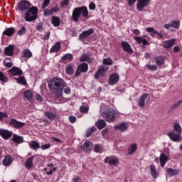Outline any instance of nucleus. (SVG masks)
Instances as JSON below:
<instances>
[{"instance_id":"obj_55","label":"nucleus","mask_w":182,"mask_h":182,"mask_svg":"<svg viewBox=\"0 0 182 182\" xmlns=\"http://www.w3.org/2000/svg\"><path fill=\"white\" fill-rule=\"evenodd\" d=\"M146 69L149 70H157V66L154 65H146Z\"/></svg>"},{"instance_id":"obj_19","label":"nucleus","mask_w":182,"mask_h":182,"mask_svg":"<svg viewBox=\"0 0 182 182\" xmlns=\"http://www.w3.org/2000/svg\"><path fill=\"white\" fill-rule=\"evenodd\" d=\"M93 60H95V59L92 58L89 53L82 54L80 58V62H87V63H92Z\"/></svg>"},{"instance_id":"obj_40","label":"nucleus","mask_w":182,"mask_h":182,"mask_svg":"<svg viewBox=\"0 0 182 182\" xmlns=\"http://www.w3.org/2000/svg\"><path fill=\"white\" fill-rule=\"evenodd\" d=\"M44 114L47 117V119L51 122H53V119H56V114L52 112L47 111L44 113Z\"/></svg>"},{"instance_id":"obj_10","label":"nucleus","mask_w":182,"mask_h":182,"mask_svg":"<svg viewBox=\"0 0 182 182\" xmlns=\"http://www.w3.org/2000/svg\"><path fill=\"white\" fill-rule=\"evenodd\" d=\"M119 79H120V75H119L118 73H112L109 76L108 83L109 85H110V86H113L116 85L117 82H119Z\"/></svg>"},{"instance_id":"obj_12","label":"nucleus","mask_w":182,"mask_h":182,"mask_svg":"<svg viewBox=\"0 0 182 182\" xmlns=\"http://www.w3.org/2000/svg\"><path fill=\"white\" fill-rule=\"evenodd\" d=\"M95 33V30L93 28H89L87 31H84L79 36L80 41H83V39H89L91 35Z\"/></svg>"},{"instance_id":"obj_63","label":"nucleus","mask_w":182,"mask_h":182,"mask_svg":"<svg viewBox=\"0 0 182 182\" xmlns=\"http://www.w3.org/2000/svg\"><path fill=\"white\" fill-rule=\"evenodd\" d=\"M69 120H70V123H75L76 122V117L70 116L69 117Z\"/></svg>"},{"instance_id":"obj_46","label":"nucleus","mask_w":182,"mask_h":182,"mask_svg":"<svg viewBox=\"0 0 182 182\" xmlns=\"http://www.w3.org/2000/svg\"><path fill=\"white\" fill-rule=\"evenodd\" d=\"M33 164V157L28 158L26 162L27 168H31Z\"/></svg>"},{"instance_id":"obj_22","label":"nucleus","mask_w":182,"mask_h":182,"mask_svg":"<svg viewBox=\"0 0 182 182\" xmlns=\"http://www.w3.org/2000/svg\"><path fill=\"white\" fill-rule=\"evenodd\" d=\"M114 130H120L122 133L124 132H127V124L124 122H121L118 125H115L114 127Z\"/></svg>"},{"instance_id":"obj_25","label":"nucleus","mask_w":182,"mask_h":182,"mask_svg":"<svg viewBox=\"0 0 182 182\" xmlns=\"http://www.w3.org/2000/svg\"><path fill=\"white\" fill-rule=\"evenodd\" d=\"M154 60L157 66H163L166 62V60H164V57L163 56H156L154 58Z\"/></svg>"},{"instance_id":"obj_51","label":"nucleus","mask_w":182,"mask_h":182,"mask_svg":"<svg viewBox=\"0 0 182 182\" xmlns=\"http://www.w3.org/2000/svg\"><path fill=\"white\" fill-rule=\"evenodd\" d=\"M0 80L1 82H4V83H6L8 82V77L5 76V74L4 73L0 72Z\"/></svg>"},{"instance_id":"obj_4","label":"nucleus","mask_w":182,"mask_h":182,"mask_svg":"<svg viewBox=\"0 0 182 182\" xmlns=\"http://www.w3.org/2000/svg\"><path fill=\"white\" fill-rule=\"evenodd\" d=\"M39 9L36 6H32L24 13V19L26 22H33L38 19Z\"/></svg>"},{"instance_id":"obj_15","label":"nucleus","mask_w":182,"mask_h":182,"mask_svg":"<svg viewBox=\"0 0 182 182\" xmlns=\"http://www.w3.org/2000/svg\"><path fill=\"white\" fill-rule=\"evenodd\" d=\"M9 73L11 76H22L23 75V72L18 67H13L9 70Z\"/></svg>"},{"instance_id":"obj_9","label":"nucleus","mask_w":182,"mask_h":182,"mask_svg":"<svg viewBox=\"0 0 182 182\" xmlns=\"http://www.w3.org/2000/svg\"><path fill=\"white\" fill-rule=\"evenodd\" d=\"M104 161L105 164H109V166H117V164H119V159L116 156H107Z\"/></svg>"},{"instance_id":"obj_61","label":"nucleus","mask_w":182,"mask_h":182,"mask_svg":"<svg viewBox=\"0 0 182 182\" xmlns=\"http://www.w3.org/2000/svg\"><path fill=\"white\" fill-rule=\"evenodd\" d=\"M40 147L42 150H48V149H50V144H46Z\"/></svg>"},{"instance_id":"obj_2","label":"nucleus","mask_w":182,"mask_h":182,"mask_svg":"<svg viewBox=\"0 0 182 182\" xmlns=\"http://www.w3.org/2000/svg\"><path fill=\"white\" fill-rule=\"evenodd\" d=\"M83 16L84 18H87L89 16V11L87 7L81 6L76 7L73 9L72 13V19L74 22H79V18Z\"/></svg>"},{"instance_id":"obj_57","label":"nucleus","mask_w":182,"mask_h":182,"mask_svg":"<svg viewBox=\"0 0 182 182\" xmlns=\"http://www.w3.org/2000/svg\"><path fill=\"white\" fill-rule=\"evenodd\" d=\"M50 10H51V11H50V12H51V15H53V14H56V13L59 12V6H58V5H57L55 7H53V9H51Z\"/></svg>"},{"instance_id":"obj_14","label":"nucleus","mask_w":182,"mask_h":182,"mask_svg":"<svg viewBox=\"0 0 182 182\" xmlns=\"http://www.w3.org/2000/svg\"><path fill=\"white\" fill-rule=\"evenodd\" d=\"M9 124L12 127H14V129H21V127H23V126H25V123L21 122L16 119H11L10 120Z\"/></svg>"},{"instance_id":"obj_11","label":"nucleus","mask_w":182,"mask_h":182,"mask_svg":"<svg viewBox=\"0 0 182 182\" xmlns=\"http://www.w3.org/2000/svg\"><path fill=\"white\" fill-rule=\"evenodd\" d=\"M149 5H150V0H138L136 4L137 11L142 12L143 9H144L146 6H149Z\"/></svg>"},{"instance_id":"obj_26","label":"nucleus","mask_w":182,"mask_h":182,"mask_svg":"<svg viewBox=\"0 0 182 182\" xmlns=\"http://www.w3.org/2000/svg\"><path fill=\"white\" fill-rule=\"evenodd\" d=\"M134 39L137 43H142L144 46L149 45V41L141 36H134Z\"/></svg>"},{"instance_id":"obj_44","label":"nucleus","mask_w":182,"mask_h":182,"mask_svg":"<svg viewBox=\"0 0 182 182\" xmlns=\"http://www.w3.org/2000/svg\"><path fill=\"white\" fill-rule=\"evenodd\" d=\"M103 150V147L102 146L101 144H95L94 146V151L95 153H102V151Z\"/></svg>"},{"instance_id":"obj_20","label":"nucleus","mask_w":182,"mask_h":182,"mask_svg":"<svg viewBox=\"0 0 182 182\" xmlns=\"http://www.w3.org/2000/svg\"><path fill=\"white\" fill-rule=\"evenodd\" d=\"M147 97H149V93H144L141 95L138 101L139 107H144Z\"/></svg>"},{"instance_id":"obj_24","label":"nucleus","mask_w":182,"mask_h":182,"mask_svg":"<svg viewBox=\"0 0 182 182\" xmlns=\"http://www.w3.org/2000/svg\"><path fill=\"white\" fill-rule=\"evenodd\" d=\"M30 149L36 151V150L41 149V144L36 141H31L28 143Z\"/></svg>"},{"instance_id":"obj_35","label":"nucleus","mask_w":182,"mask_h":182,"mask_svg":"<svg viewBox=\"0 0 182 182\" xmlns=\"http://www.w3.org/2000/svg\"><path fill=\"white\" fill-rule=\"evenodd\" d=\"M33 54L32 52H31L30 49L26 48L23 51V55L21 58H26V59H31L32 58Z\"/></svg>"},{"instance_id":"obj_39","label":"nucleus","mask_w":182,"mask_h":182,"mask_svg":"<svg viewBox=\"0 0 182 182\" xmlns=\"http://www.w3.org/2000/svg\"><path fill=\"white\" fill-rule=\"evenodd\" d=\"M51 23L53 26L58 27L60 25V18L58 16H53L51 19Z\"/></svg>"},{"instance_id":"obj_7","label":"nucleus","mask_w":182,"mask_h":182,"mask_svg":"<svg viewBox=\"0 0 182 182\" xmlns=\"http://www.w3.org/2000/svg\"><path fill=\"white\" fill-rule=\"evenodd\" d=\"M87 70H89V65L86 63H82L77 67L75 75L77 77V76H80L81 73H86Z\"/></svg>"},{"instance_id":"obj_36","label":"nucleus","mask_w":182,"mask_h":182,"mask_svg":"<svg viewBox=\"0 0 182 182\" xmlns=\"http://www.w3.org/2000/svg\"><path fill=\"white\" fill-rule=\"evenodd\" d=\"M4 55L6 56H12L14 55V46H9L4 50Z\"/></svg>"},{"instance_id":"obj_64","label":"nucleus","mask_w":182,"mask_h":182,"mask_svg":"<svg viewBox=\"0 0 182 182\" xmlns=\"http://www.w3.org/2000/svg\"><path fill=\"white\" fill-rule=\"evenodd\" d=\"M73 182H80V176H75L73 178Z\"/></svg>"},{"instance_id":"obj_16","label":"nucleus","mask_w":182,"mask_h":182,"mask_svg":"<svg viewBox=\"0 0 182 182\" xmlns=\"http://www.w3.org/2000/svg\"><path fill=\"white\" fill-rule=\"evenodd\" d=\"M122 48L124 52H127V53H133V48H132V46L129 44L126 41H122L121 43Z\"/></svg>"},{"instance_id":"obj_53","label":"nucleus","mask_w":182,"mask_h":182,"mask_svg":"<svg viewBox=\"0 0 182 182\" xmlns=\"http://www.w3.org/2000/svg\"><path fill=\"white\" fill-rule=\"evenodd\" d=\"M69 1L70 0H63L60 4L61 8H65V6H69Z\"/></svg>"},{"instance_id":"obj_34","label":"nucleus","mask_w":182,"mask_h":182,"mask_svg":"<svg viewBox=\"0 0 182 182\" xmlns=\"http://www.w3.org/2000/svg\"><path fill=\"white\" fill-rule=\"evenodd\" d=\"M15 28L13 27H10L6 28L4 32H3V35H5L6 36H12V35H14V33H15Z\"/></svg>"},{"instance_id":"obj_33","label":"nucleus","mask_w":182,"mask_h":182,"mask_svg":"<svg viewBox=\"0 0 182 182\" xmlns=\"http://www.w3.org/2000/svg\"><path fill=\"white\" fill-rule=\"evenodd\" d=\"M65 72L67 75L72 76L75 73V70L73 69V64H68L65 67Z\"/></svg>"},{"instance_id":"obj_43","label":"nucleus","mask_w":182,"mask_h":182,"mask_svg":"<svg viewBox=\"0 0 182 182\" xmlns=\"http://www.w3.org/2000/svg\"><path fill=\"white\" fill-rule=\"evenodd\" d=\"M4 65L6 68H12L14 66V64L11 63V58H7L4 60Z\"/></svg>"},{"instance_id":"obj_45","label":"nucleus","mask_w":182,"mask_h":182,"mask_svg":"<svg viewBox=\"0 0 182 182\" xmlns=\"http://www.w3.org/2000/svg\"><path fill=\"white\" fill-rule=\"evenodd\" d=\"M16 80L19 85H23L24 86L26 85V80H25L24 77L20 76L18 78H16Z\"/></svg>"},{"instance_id":"obj_49","label":"nucleus","mask_w":182,"mask_h":182,"mask_svg":"<svg viewBox=\"0 0 182 182\" xmlns=\"http://www.w3.org/2000/svg\"><path fill=\"white\" fill-rule=\"evenodd\" d=\"M97 129L95 127H91L90 129H87L86 136L87 137H90L92 134H93V132H96Z\"/></svg>"},{"instance_id":"obj_27","label":"nucleus","mask_w":182,"mask_h":182,"mask_svg":"<svg viewBox=\"0 0 182 182\" xmlns=\"http://www.w3.org/2000/svg\"><path fill=\"white\" fill-rule=\"evenodd\" d=\"M11 141H14V143H16L17 144H21V143H23V137L14 134Z\"/></svg>"},{"instance_id":"obj_52","label":"nucleus","mask_w":182,"mask_h":182,"mask_svg":"<svg viewBox=\"0 0 182 182\" xmlns=\"http://www.w3.org/2000/svg\"><path fill=\"white\" fill-rule=\"evenodd\" d=\"M80 112L81 113H87L89 112V106H83L82 105L80 107Z\"/></svg>"},{"instance_id":"obj_38","label":"nucleus","mask_w":182,"mask_h":182,"mask_svg":"<svg viewBox=\"0 0 182 182\" xmlns=\"http://www.w3.org/2000/svg\"><path fill=\"white\" fill-rule=\"evenodd\" d=\"M48 176L53 174V171H56V168L53 167V164H51L46 168Z\"/></svg>"},{"instance_id":"obj_41","label":"nucleus","mask_w":182,"mask_h":182,"mask_svg":"<svg viewBox=\"0 0 182 182\" xmlns=\"http://www.w3.org/2000/svg\"><path fill=\"white\" fill-rule=\"evenodd\" d=\"M60 42L58 41L50 49V52H54L55 53H58L59 50H60Z\"/></svg>"},{"instance_id":"obj_5","label":"nucleus","mask_w":182,"mask_h":182,"mask_svg":"<svg viewBox=\"0 0 182 182\" xmlns=\"http://www.w3.org/2000/svg\"><path fill=\"white\" fill-rule=\"evenodd\" d=\"M101 116L107 122V123H113V122L116 120V117H117V113L114 110L104 111L101 114Z\"/></svg>"},{"instance_id":"obj_37","label":"nucleus","mask_w":182,"mask_h":182,"mask_svg":"<svg viewBox=\"0 0 182 182\" xmlns=\"http://www.w3.org/2000/svg\"><path fill=\"white\" fill-rule=\"evenodd\" d=\"M95 126L97 127V129H99V130H102V129H105V127H106V122H105L104 119H99L96 122Z\"/></svg>"},{"instance_id":"obj_3","label":"nucleus","mask_w":182,"mask_h":182,"mask_svg":"<svg viewBox=\"0 0 182 182\" xmlns=\"http://www.w3.org/2000/svg\"><path fill=\"white\" fill-rule=\"evenodd\" d=\"M172 141H181V125L178 122L173 124V130L168 133Z\"/></svg>"},{"instance_id":"obj_6","label":"nucleus","mask_w":182,"mask_h":182,"mask_svg":"<svg viewBox=\"0 0 182 182\" xmlns=\"http://www.w3.org/2000/svg\"><path fill=\"white\" fill-rule=\"evenodd\" d=\"M31 2L26 1V0H21L19 1V3L17 4V8L18 11H21V12H26L31 9Z\"/></svg>"},{"instance_id":"obj_54","label":"nucleus","mask_w":182,"mask_h":182,"mask_svg":"<svg viewBox=\"0 0 182 182\" xmlns=\"http://www.w3.org/2000/svg\"><path fill=\"white\" fill-rule=\"evenodd\" d=\"M63 90L65 95H70V92H71L70 87L66 85V82H65V87L63 88Z\"/></svg>"},{"instance_id":"obj_48","label":"nucleus","mask_w":182,"mask_h":182,"mask_svg":"<svg viewBox=\"0 0 182 182\" xmlns=\"http://www.w3.org/2000/svg\"><path fill=\"white\" fill-rule=\"evenodd\" d=\"M26 33V27L22 26L21 29L18 30L17 35L18 36H23V35H25Z\"/></svg>"},{"instance_id":"obj_13","label":"nucleus","mask_w":182,"mask_h":182,"mask_svg":"<svg viewBox=\"0 0 182 182\" xmlns=\"http://www.w3.org/2000/svg\"><path fill=\"white\" fill-rule=\"evenodd\" d=\"M146 32H149L152 38H154L155 35H157V39H163V34L156 31L153 27L146 28Z\"/></svg>"},{"instance_id":"obj_23","label":"nucleus","mask_w":182,"mask_h":182,"mask_svg":"<svg viewBox=\"0 0 182 182\" xmlns=\"http://www.w3.org/2000/svg\"><path fill=\"white\" fill-rule=\"evenodd\" d=\"M174 45H176V39L174 38L166 41L163 43V46L166 49H170V48H172V46H174Z\"/></svg>"},{"instance_id":"obj_58","label":"nucleus","mask_w":182,"mask_h":182,"mask_svg":"<svg viewBox=\"0 0 182 182\" xmlns=\"http://www.w3.org/2000/svg\"><path fill=\"white\" fill-rule=\"evenodd\" d=\"M182 100H179L178 101L176 104H174L172 107H171V110H174V109H177V107H178V106H180L181 105Z\"/></svg>"},{"instance_id":"obj_42","label":"nucleus","mask_w":182,"mask_h":182,"mask_svg":"<svg viewBox=\"0 0 182 182\" xmlns=\"http://www.w3.org/2000/svg\"><path fill=\"white\" fill-rule=\"evenodd\" d=\"M166 173H167L168 176L173 177V176H177V174H178V170L168 168V169H166Z\"/></svg>"},{"instance_id":"obj_21","label":"nucleus","mask_w":182,"mask_h":182,"mask_svg":"<svg viewBox=\"0 0 182 182\" xmlns=\"http://www.w3.org/2000/svg\"><path fill=\"white\" fill-rule=\"evenodd\" d=\"M92 146H93V143H92L90 141H87L83 145L81 146V150H82V151L85 153H87L88 151H90Z\"/></svg>"},{"instance_id":"obj_56","label":"nucleus","mask_w":182,"mask_h":182,"mask_svg":"<svg viewBox=\"0 0 182 182\" xmlns=\"http://www.w3.org/2000/svg\"><path fill=\"white\" fill-rule=\"evenodd\" d=\"M49 4H50V0H44L42 4V9H46Z\"/></svg>"},{"instance_id":"obj_47","label":"nucleus","mask_w":182,"mask_h":182,"mask_svg":"<svg viewBox=\"0 0 182 182\" xmlns=\"http://www.w3.org/2000/svg\"><path fill=\"white\" fill-rule=\"evenodd\" d=\"M61 59L63 61L72 60V59H73V55L72 54L68 53V54L64 55Z\"/></svg>"},{"instance_id":"obj_1","label":"nucleus","mask_w":182,"mask_h":182,"mask_svg":"<svg viewBox=\"0 0 182 182\" xmlns=\"http://www.w3.org/2000/svg\"><path fill=\"white\" fill-rule=\"evenodd\" d=\"M49 89L56 95H62L65 87V80L60 77H53L48 85Z\"/></svg>"},{"instance_id":"obj_17","label":"nucleus","mask_w":182,"mask_h":182,"mask_svg":"<svg viewBox=\"0 0 182 182\" xmlns=\"http://www.w3.org/2000/svg\"><path fill=\"white\" fill-rule=\"evenodd\" d=\"M165 29H171V28H175V29H178L180 28V21H172L171 23L165 24L164 26Z\"/></svg>"},{"instance_id":"obj_31","label":"nucleus","mask_w":182,"mask_h":182,"mask_svg":"<svg viewBox=\"0 0 182 182\" xmlns=\"http://www.w3.org/2000/svg\"><path fill=\"white\" fill-rule=\"evenodd\" d=\"M168 160V157L166 156L164 154H161L159 157V161L161 163V166L164 167L166 166V163H167V161Z\"/></svg>"},{"instance_id":"obj_8","label":"nucleus","mask_w":182,"mask_h":182,"mask_svg":"<svg viewBox=\"0 0 182 182\" xmlns=\"http://www.w3.org/2000/svg\"><path fill=\"white\" fill-rule=\"evenodd\" d=\"M107 70H109V67H106L103 65H100L97 70V71L95 72V75H94V77L95 79H99V77H100V76H102V77H103V76H105V75L106 74V72H107Z\"/></svg>"},{"instance_id":"obj_59","label":"nucleus","mask_w":182,"mask_h":182,"mask_svg":"<svg viewBox=\"0 0 182 182\" xmlns=\"http://www.w3.org/2000/svg\"><path fill=\"white\" fill-rule=\"evenodd\" d=\"M8 117V114L6 112H0V122H2L3 119Z\"/></svg>"},{"instance_id":"obj_32","label":"nucleus","mask_w":182,"mask_h":182,"mask_svg":"<svg viewBox=\"0 0 182 182\" xmlns=\"http://www.w3.org/2000/svg\"><path fill=\"white\" fill-rule=\"evenodd\" d=\"M137 151V144H132L128 148V154H134Z\"/></svg>"},{"instance_id":"obj_18","label":"nucleus","mask_w":182,"mask_h":182,"mask_svg":"<svg viewBox=\"0 0 182 182\" xmlns=\"http://www.w3.org/2000/svg\"><path fill=\"white\" fill-rule=\"evenodd\" d=\"M0 136H2L4 140H8L12 137V132L6 129H0Z\"/></svg>"},{"instance_id":"obj_62","label":"nucleus","mask_w":182,"mask_h":182,"mask_svg":"<svg viewBox=\"0 0 182 182\" xmlns=\"http://www.w3.org/2000/svg\"><path fill=\"white\" fill-rule=\"evenodd\" d=\"M89 8L91 11H95V9H96V4H95L93 2H91L89 5Z\"/></svg>"},{"instance_id":"obj_60","label":"nucleus","mask_w":182,"mask_h":182,"mask_svg":"<svg viewBox=\"0 0 182 182\" xmlns=\"http://www.w3.org/2000/svg\"><path fill=\"white\" fill-rule=\"evenodd\" d=\"M50 11L51 10H49L48 9H44V13H43L44 16H49L52 15V12Z\"/></svg>"},{"instance_id":"obj_30","label":"nucleus","mask_w":182,"mask_h":182,"mask_svg":"<svg viewBox=\"0 0 182 182\" xmlns=\"http://www.w3.org/2000/svg\"><path fill=\"white\" fill-rule=\"evenodd\" d=\"M23 96L27 99V100H29V102H31L32 98L33 97V93L31 90H26L23 92Z\"/></svg>"},{"instance_id":"obj_28","label":"nucleus","mask_w":182,"mask_h":182,"mask_svg":"<svg viewBox=\"0 0 182 182\" xmlns=\"http://www.w3.org/2000/svg\"><path fill=\"white\" fill-rule=\"evenodd\" d=\"M150 171H151V176L153 177V178H157L159 177V172H157L156 166L152 164L149 166Z\"/></svg>"},{"instance_id":"obj_29","label":"nucleus","mask_w":182,"mask_h":182,"mask_svg":"<svg viewBox=\"0 0 182 182\" xmlns=\"http://www.w3.org/2000/svg\"><path fill=\"white\" fill-rule=\"evenodd\" d=\"M12 157L11 156V155H6L4 157V159L3 160V164L4 166H6V167H8V166H11V164H12Z\"/></svg>"},{"instance_id":"obj_50","label":"nucleus","mask_w":182,"mask_h":182,"mask_svg":"<svg viewBox=\"0 0 182 182\" xmlns=\"http://www.w3.org/2000/svg\"><path fill=\"white\" fill-rule=\"evenodd\" d=\"M103 65H113V60L112 58H104L102 61Z\"/></svg>"}]
</instances>
